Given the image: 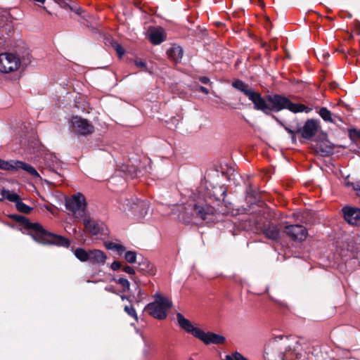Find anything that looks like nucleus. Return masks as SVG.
I'll list each match as a JSON object with an SVG mask.
<instances>
[{
  "label": "nucleus",
  "instance_id": "a878e982",
  "mask_svg": "<svg viewBox=\"0 0 360 360\" xmlns=\"http://www.w3.org/2000/svg\"><path fill=\"white\" fill-rule=\"evenodd\" d=\"M74 255L82 262H86L89 260V250L87 251L84 248H77L74 250Z\"/></svg>",
  "mask_w": 360,
  "mask_h": 360
},
{
  "label": "nucleus",
  "instance_id": "423d86ee",
  "mask_svg": "<svg viewBox=\"0 0 360 360\" xmlns=\"http://www.w3.org/2000/svg\"><path fill=\"white\" fill-rule=\"evenodd\" d=\"M266 101L269 103V115L271 112H279L285 109H288L290 103V99L281 94H269L266 96Z\"/></svg>",
  "mask_w": 360,
  "mask_h": 360
},
{
  "label": "nucleus",
  "instance_id": "f3484780",
  "mask_svg": "<svg viewBox=\"0 0 360 360\" xmlns=\"http://www.w3.org/2000/svg\"><path fill=\"white\" fill-rule=\"evenodd\" d=\"M81 219L83 220V224L85 229L91 234L97 236L101 233L102 228L97 221L91 219L90 217H87L86 216L84 218H82Z\"/></svg>",
  "mask_w": 360,
  "mask_h": 360
},
{
  "label": "nucleus",
  "instance_id": "bf43d9fd",
  "mask_svg": "<svg viewBox=\"0 0 360 360\" xmlns=\"http://www.w3.org/2000/svg\"><path fill=\"white\" fill-rule=\"evenodd\" d=\"M291 139L293 143H296V134H291Z\"/></svg>",
  "mask_w": 360,
  "mask_h": 360
},
{
  "label": "nucleus",
  "instance_id": "3c124183",
  "mask_svg": "<svg viewBox=\"0 0 360 360\" xmlns=\"http://www.w3.org/2000/svg\"><path fill=\"white\" fill-rule=\"evenodd\" d=\"M199 90L200 92L205 94H209V90L205 87V86H200V88H199Z\"/></svg>",
  "mask_w": 360,
  "mask_h": 360
},
{
  "label": "nucleus",
  "instance_id": "473e14b6",
  "mask_svg": "<svg viewBox=\"0 0 360 360\" xmlns=\"http://www.w3.org/2000/svg\"><path fill=\"white\" fill-rule=\"evenodd\" d=\"M124 311L131 317H133L136 321H138V316L134 307L131 305L124 306Z\"/></svg>",
  "mask_w": 360,
  "mask_h": 360
},
{
  "label": "nucleus",
  "instance_id": "f257e3e1",
  "mask_svg": "<svg viewBox=\"0 0 360 360\" xmlns=\"http://www.w3.org/2000/svg\"><path fill=\"white\" fill-rule=\"evenodd\" d=\"M10 218L22 225L24 229L30 231V235L39 243L64 248H69L70 245L71 243L68 238L46 230L39 223L30 222L27 217L22 215L11 214Z\"/></svg>",
  "mask_w": 360,
  "mask_h": 360
},
{
  "label": "nucleus",
  "instance_id": "4c0bfd02",
  "mask_svg": "<svg viewBox=\"0 0 360 360\" xmlns=\"http://www.w3.org/2000/svg\"><path fill=\"white\" fill-rule=\"evenodd\" d=\"M123 271L129 275H134L136 273L135 269L128 265L123 267Z\"/></svg>",
  "mask_w": 360,
  "mask_h": 360
},
{
  "label": "nucleus",
  "instance_id": "0e129e2a",
  "mask_svg": "<svg viewBox=\"0 0 360 360\" xmlns=\"http://www.w3.org/2000/svg\"><path fill=\"white\" fill-rule=\"evenodd\" d=\"M188 360H193L192 358H190Z\"/></svg>",
  "mask_w": 360,
  "mask_h": 360
},
{
  "label": "nucleus",
  "instance_id": "f8f14e48",
  "mask_svg": "<svg viewBox=\"0 0 360 360\" xmlns=\"http://www.w3.org/2000/svg\"><path fill=\"white\" fill-rule=\"evenodd\" d=\"M197 338L201 340L205 345H223L226 342V338L224 336L216 334L212 332L205 333L202 330H200Z\"/></svg>",
  "mask_w": 360,
  "mask_h": 360
},
{
  "label": "nucleus",
  "instance_id": "8fccbe9b",
  "mask_svg": "<svg viewBox=\"0 0 360 360\" xmlns=\"http://www.w3.org/2000/svg\"><path fill=\"white\" fill-rule=\"evenodd\" d=\"M80 23L83 24L84 25L89 27V21L87 19L84 18V16L82 17V20H79Z\"/></svg>",
  "mask_w": 360,
  "mask_h": 360
},
{
  "label": "nucleus",
  "instance_id": "7c9ffc66",
  "mask_svg": "<svg viewBox=\"0 0 360 360\" xmlns=\"http://www.w3.org/2000/svg\"><path fill=\"white\" fill-rule=\"evenodd\" d=\"M13 160L6 161L0 159V169L7 171H13L15 169V164Z\"/></svg>",
  "mask_w": 360,
  "mask_h": 360
},
{
  "label": "nucleus",
  "instance_id": "f03ea898",
  "mask_svg": "<svg viewBox=\"0 0 360 360\" xmlns=\"http://www.w3.org/2000/svg\"><path fill=\"white\" fill-rule=\"evenodd\" d=\"M231 85L234 89L242 92L252 101L254 104L255 110L262 111L265 115H269V108L266 97H262L259 92L255 91L252 88L250 87L248 84L241 79H235Z\"/></svg>",
  "mask_w": 360,
  "mask_h": 360
},
{
  "label": "nucleus",
  "instance_id": "6ab92c4d",
  "mask_svg": "<svg viewBox=\"0 0 360 360\" xmlns=\"http://www.w3.org/2000/svg\"><path fill=\"white\" fill-rule=\"evenodd\" d=\"M136 269L143 274H151L153 273L154 266L147 258L141 257L139 258L138 266Z\"/></svg>",
  "mask_w": 360,
  "mask_h": 360
},
{
  "label": "nucleus",
  "instance_id": "412c9836",
  "mask_svg": "<svg viewBox=\"0 0 360 360\" xmlns=\"http://www.w3.org/2000/svg\"><path fill=\"white\" fill-rule=\"evenodd\" d=\"M149 39L155 45L161 44L165 40L164 30L162 28L152 30L149 34Z\"/></svg>",
  "mask_w": 360,
  "mask_h": 360
},
{
  "label": "nucleus",
  "instance_id": "052dcab7",
  "mask_svg": "<svg viewBox=\"0 0 360 360\" xmlns=\"http://www.w3.org/2000/svg\"><path fill=\"white\" fill-rule=\"evenodd\" d=\"M141 3V0H134V4L136 6H139Z\"/></svg>",
  "mask_w": 360,
  "mask_h": 360
},
{
  "label": "nucleus",
  "instance_id": "a211bd4d",
  "mask_svg": "<svg viewBox=\"0 0 360 360\" xmlns=\"http://www.w3.org/2000/svg\"><path fill=\"white\" fill-rule=\"evenodd\" d=\"M262 233L267 238L274 241H278L280 239V231L278 226L274 224L264 226Z\"/></svg>",
  "mask_w": 360,
  "mask_h": 360
},
{
  "label": "nucleus",
  "instance_id": "49530a36",
  "mask_svg": "<svg viewBox=\"0 0 360 360\" xmlns=\"http://www.w3.org/2000/svg\"><path fill=\"white\" fill-rule=\"evenodd\" d=\"M45 172H53L54 174H56V175H58L60 176L59 174H58L57 172H56L54 171V169L51 167V166H49L47 167H45V168H43V169L41 170V172L43 174H44Z\"/></svg>",
  "mask_w": 360,
  "mask_h": 360
},
{
  "label": "nucleus",
  "instance_id": "bb28decb",
  "mask_svg": "<svg viewBox=\"0 0 360 360\" xmlns=\"http://www.w3.org/2000/svg\"><path fill=\"white\" fill-rule=\"evenodd\" d=\"M1 194L4 199H6L10 202H15V204L20 200V197L15 193H11L9 190L3 188L1 191Z\"/></svg>",
  "mask_w": 360,
  "mask_h": 360
},
{
  "label": "nucleus",
  "instance_id": "c756f323",
  "mask_svg": "<svg viewBox=\"0 0 360 360\" xmlns=\"http://www.w3.org/2000/svg\"><path fill=\"white\" fill-rule=\"evenodd\" d=\"M245 193L247 198L256 200L259 195V191L257 188H254L251 184H249L245 190Z\"/></svg>",
  "mask_w": 360,
  "mask_h": 360
},
{
  "label": "nucleus",
  "instance_id": "79ce46f5",
  "mask_svg": "<svg viewBox=\"0 0 360 360\" xmlns=\"http://www.w3.org/2000/svg\"><path fill=\"white\" fill-rule=\"evenodd\" d=\"M125 250L126 248L124 245L117 243V248H115V251H117L119 255H122V253L125 252Z\"/></svg>",
  "mask_w": 360,
  "mask_h": 360
},
{
  "label": "nucleus",
  "instance_id": "5701e85b",
  "mask_svg": "<svg viewBox=\"0 0 360 360\" xmlns=\"http://www.w3.org/2000/svg\"><path fill=\"white\" fill-rule=\"evenodd\" d=\"M264 356L266 360H284L285 355L283 352L268 347L265 349Z\"/></svg>",
  "mask_w": 360,
  "mask_h": 360
},
{
  "label": "nucleus",
  "instance_id": "2eb2a0df",
  "mask_svg": "<svg viewBox=\"0 0 360 360\" xmlns=\"http://www.w3.org/2000/svg\"><path fill=\"white\" fill-rule=\"evenodd\" d=\"M176 319L179 326L184 329L186 333L192 334L195 338H197L201 329L199 328L194 327L191 322L186 319L181 313L176 314Z\"/></svg>",
  "mask_w": 360,
  "mask_h": 360
},
{
  "label": "nucleus",
  "instance_id": "6e6d98bb",
  "mask_svg": "<svg viewBox=\"0 0 360 360\" xmlns=\"http://www.w3.org/2000/svg\"><path fill=\"white\" fill-rule=\"evenodd\" d=\"M120 297H121V299H122V300H128L129 302H132V301H131V300L129 297H127V295H120Z\"/></svg>",
  "mask_w": 360,
  "mask_h": 360
},
{
  "label": "nucleus",
  "instance_id": "5fc2aeb1",
  "mask_svg": "<svg viewBox=\"0 0 360 360\" xmlns=\"http://www.w3.org/2000/svg\"><path fill=\"white\" fill-rule=\"evenodd\" d=\"M333 119H335V121L338 120L339 122H343L342 118L339 116V115H333ZM337 123V122H335Z\"/></svg>",
  "mask_w": 360,
  "mask_h": 360
},
{
  "label": "nucleus",
  "instance_id": "13d9d810",
  "mask_svg": "<svg viewBox=\"0 0 360 360\" xmlns=\"http://www.w3.org/2000/svg\"><path fill=\"white\" fill-rule=\"evenodd\" d=\"M229 172H231V174H230L229 175V177H228L229 180L230 181V180L231 179V176H233V180H234V179H235V178H234V174H233V173H234V170H233V169H230V170H229Z\"/></svg>",
  "mask_w": 360,
  "mask_h": 360
},
{
  "label": "nucleus",
  "instance_id": "c9c22d12",
  "mask_svg": "<svg viewBox=\"0 0 360 360\" xmlns=\"http://www.w3.org/2000/svg\"><path fill=\"white\" fill-rule=\"evenodd\" d=\"M272 117L279 124H281L282 127H283V128L285 129V130L290 134H297V129L295 131V130H292L290 128H289L288 127L285 126L278 117H276L275 115H272Z\"/></svg>",
  "mask_w": 360,
  "mask_h": 360
},
{
  "label": "nucleus",
  "instance_id": "e433bc0d",
  "mask_svg": "<svg viewBox=\"0 0 360 360\" xmlns=\"http://www.w3.org/2000/svg\"><path fill=\"white\" fill-rule=\"evenodd\" d=\"M115 50L116 51L118 56L120 58L122 57V56L125 53V50L119 44H115L114 46H113Z\"/></svg>",
  "mask_w": 360,
  "mask_h": 360
},
{
  "label": "nucleus",
  "instance_id": "58836bf2",
  "mask_svg": "<svg viewBox=\"0 0 360 360\" xmlns=\"http://www.w3.org/2000/svg\"><path fill=\"white\" fill-rule=\"evenodd\" d=\"M122 267V264L119 261H114L111 266H110V268L113 270V271H117L119 270L120 268Z\"/></svg>",
  "mask_w": 360,
  "mask_h": 360
},
{
  "label": "nucleus",
  "instance_id": "b1692460",
  "mask_svg": "<svg viewBox=\"0 0 360 360\" xmlns=\"http://www.w3.org/2000/svg\"><path fill=\"white\" fill-rule=\"evenodd\" d=\"M288 110L293 113H298L302 112H305L307 113L311 112L312 110L311 108H309L304 104L302 103H293L290 100V103L288 106Z\"/></svg>",
  "mask_w": 360,
  "mask_h": 360
},
{
  "label": "nucleus",
  "instance_id": "9d476101",
  "mask_svg": "<svg viewBox=\"0 0 360 360\" xmlns=\"http://www.w3.org/2000/svg\"><path fill=\"white\" fill-rule=\"evenodd\" d=\"M284 232L293 241L302 242L306 239L308 235L307 229L300 224L286 226Z\"/></svg>",
  "mask_w": 360,
  "mask_h": 360
},
{
  "label": "nucleus",
  "instance_id": "de8ad7c7",
  "mask_svg": "<svg viewBox=\"0 0 360 360\" xmlns=\"http://www.w3.org/2000/svg\"><path fill=\"white\" fill-rule=\"evenodd\" d=\"M135 65L138 67V68H146V64L145 62L142 61V60H135Z\"/></svg>",
  "mask_w": 360,
  "mask_h": 360
},
{
  "label": "nucleus",
  "instance_id": "ddd939ff",
  "mask_svg": "<svg viewBox=\"0 0 360 360\" xmlns=\"http://www.w3.org/2000/svg\"><path fill=\"white\" fill-rule=\"evenodd\" d=\"M226 195V188L223 186H213L212 189L207 192V198L210 200V203L217 202V205L219 206V203L222 201L224 202V198Z\"/></svg>",
  "mask_w": 360,
  "mask_h": 360
},
{
  "label": "nucleus",
  "instance_id": "4d7b16f0",
  "mask_svg": "<svg viewBox=\"0 0 360 360\" xmlns=\"http://www.w3.org/2000/svg\"><path fill=\"white\" fill-rule=\"evenodd\" d=\"M236 356L239 358L240 360H248L245 357H244L242 354L236 352Z\"/></svg>",
  "mask_w": 360,
  "mask_h": 360
},
{
  "label": "nucleus",
  "instance_id": "f704fd0d",
  "mask_svg": "<svg viewBox=\"0 0 360 360\" xmlns=\"http://www.w3.org/2000/svg\"><path fill=\"white\" fill-rule=\"evenodd\" d=\"M56 2L63 8L73 10V7L70 4V0H56Z\"/></svg>",
  "mask_w": 360,
  "mask_h": 360
},
{
  "label": "nucleus",
  "instance_id": "c85d7f7f",
  "mask_svg": "<svg viewBox=\"0 0 360 360\" xmlns=\"http://www.w3.org/2000/svg\"><path fill=\"white\" fill-rule=\"evenodd\" d=\"M111 281L115 282L117 284H120L122 288V292H127L129 291L130 289V283L129 281L124 278H112Z\"/></svg>",
  "mask_w": 360,
  "mask_h": 360
},
{
  "label": "nucleus",
  "instance_id": "a19ab883",
  "mask_svg": "<svg viewBox=\"0 0 360 360\" xmlns=\"http://www.w3.org/2000/svg\"><path fill=\"white\" fill-rule=\"evenodd\" d=\"M105 290L107 291V292H112L113 294L117 295H120L119 291L116 290L113 285H107V286H105Z\"/></svg>",
  "mask_w": 360,
  "mask_h": 360
},
{
  "label": "nucleus",
  "instance_id": "603ef678",
  "mask_svg": "<svg viewBox=\"0 0 360 360\" xmlns=\"http://www.w3.org/2000/svg\"><path fill=\"white\" fill-rule=\"evenodd\" d=\"M72 11H75L78 15H82V13H83V10L81 8H73Z\"/></svg>",
  "mask_w": 360,
  "mask_h": 360
},
{
  "label": "nucleus",
  "instance_id": "864d4df0",
  "mask_svg": "<svg viewBox=\"0 0 360 360\" xmlns=\"http://www.w3.org/2000/svg\"><path fill=\"white\" fill-rule=\"evenodd\" d=\"M354 32H356V34H360V25L359 24V22H357V24L355 26Z\"/></svg>",
  "mask_w": 360,
  "mask_h": 360
},
{
  "label": "nucleus",
  "instance_id": "ea45409f",
  "mask_svg": "<svg viewBox=\"0 0 360 360\" xmlns=\"http://www.w3.org/2000/svg\"><path fill=\"white\" fill-rule=\"evenodd\" d=\"M117 243H113V242H105V247L108 250H115V248H117Z\"/></svg>",
  "mask_w": 360,
  "mask_h": 360
},
{
  "label": "nucleus",
  "instance_id": "4468645a",
  "mask_svg": "<svg viewBox=\"0 0 360 360\" xmlns=\"http://www.w3.org/2000/svg\"><path fill=\"white\" fill-rule=\"evenodd\" d=\"M311 148L317 154L323 157H328L333 154L334 146L328 140L316 142L311 146Z\"/></svg>",
  "mask_w": 360,
  "mask_h": 360
},
{
  "label": "nucleus",
  "instance_id": "aec40b11",
  "mask_svg": "<svg viewBox=\"0 0 360 360\" xmlns=\"http://www.w3.org/2000/svg\"><path fill=\"white\" fill-rule=\"evenodd\" d=\"M167 54L171 60L179 63L183 57L184 51L180 46H173L167 50Z\"/></svg>",
  "mask_w": 360,
  "mask_h": 360
},
{
  "label": "nucleus",
  "instance_id": "20e7f679",
  "mask_svg": "<svg viewBox=\"0 0 360 360\" xmlns=\"http://www.w3.org/2000/svg\"><path fill=\"white\" fill-rule=\"evenodd\" d=\"M224 214L227 212L226 209L222 207L215 208L207 202H198L193 206V215L194 218L205 221L207 223L214 219V216L217 213Z\"/></svg>",
  "mask_w": 360,
  "mask_h": 360
},
{
  "label": "nucleus",
  "instance_id": "e2e57ef3",
  "mask_svg": "<svg viewBox=\"0 0 360 360\" xmlns=\"http://www.w3.org/2000/svg\"><path fill=\"white\" fill-rule=\"evenodd\" d=\"M192 221H192V219H188V220L185 219V220H184V222H185V223H187V224H188V223H190V222H192Z\"/></svg>",
  "mask_w": 360,
  "mask_h": 360
},
{
  "label": "nucleus",
  "instance_id": "cd10ccee",
  "mask_svg": "<svg viewBox=\"0 0 360 360\" xmlns=\"http://www.w3.org/2000/svg\"><path fill=\"white\" fill-rule=\"evenodd\" d=\"M15 207L18 212L26 214H30L33 210V208L25 204L21 198L15 204Z\"/></svg>",
  "mask_w": 360,
  "mask_h": 360
},
{
  "label": "nucleus",
  "instance_id": "0eeeda50",
  "mask_svg": "<svg viewBox=\"0 0 360 360\" xmlns=\"http://www.w3.org/2000/svg\"><path fill=\"white\" fill-rule=\"evenodd\" d=\"M20 65V61L14 54L4 53L0 54V71L8 73L16 70Z\"/></svg>",
  "mask_w": 360,
  "mask_h": 360
},
{
  "label": "nucleus",
  "instance_id": "1a4fd4ad",
  "mask_svg": "<svg viewBox=\"0 0 360 360\" xmlns=\"http://www.w3.org/2000/svg\"><path fill=\"white\" fill-rule=\"evenodd\" d=\"M319 127V122L314 119H308L303 127L297 128V133L300 134L302 138L307 140H311L316 134Z\"/></svg>",
  "mask_w": 360,
  "mask_h": 360
},
{
  "label": "nucleus",
  "instance_id": "72a5a7b5",
  "mask_svg": "<svg viewBox=\"0 0 360 360\" xmlns=\"http://www.w3.org/2000/svg\"><path fill=\"white\" fill-rule=\"evenodd\" d=\"M349 136L352 140H360V130L355 128L350 129Z\"/></svg>",
  "mask_w": 360,
  "mask_h": 360
},
{
  "label": "nucleus",
  "instance_id": "37998d69",
  "mask_svg": "<svg viewBox=\"0 0 360 360\" xmlns=\"http://www.w3.org/2000/svg\"><path fill=\"white\" fill-rule=\"evenodd\" d=\"M353 188L356 191V195L360 197V181L354 183Z\"/></svg>",
  "mask_w": 360,
  "mask_h": 360
},
{
  "label": "nucleus",
  "instance_id": "dca6fc26",
  "mask_svg": "<svg viewBox=\"0 0 360 360\" xmlns=\"http://www.w3.org/2000/svg\"><path fill=\"white\" fill-rule=\"evenodd\" d=\"M89 260L88 262L93 265H104L108 259L106 254L103 251L98 249L89 250Z\"/></svg>",
  "mask_w": 360,
  "mask_h": 360
},
{
  "label": "nucleus",
  "instance_id": "9b49d317",
  "mask_svg": "<svg viewBox=\"0 0 360 360\" xmlns=\"http://www.w3.org/2000/svg\"><path fill=\"white\" fill-rule=\"evenodd\" d=\"M342 212L345 221L352 225L360 226V209L354 207L345 206Z\"/></svg>",
  "mask_w": 360,
  "mask_h": 360
},
{
  "label": "nucleus",
  "instance_id": "09e8293b",
  "mask_svg": "<svg viewBox=\"0 0 360 360\" xmlns=\"http://www.w3.org/2000/svg\"><path fill=\"white\" fill-rule=\"evenodd\" d=\"M138 201V203L136 204L138 207H140L141 208H143L147 206V202H145V201H140V200H137Z\"/></svg>",
  "mask_w": 360,
  "mask_h": 360
},
{
  "label": "nucleus",
  "instance_id": "a18cd8bd",
  "mask_svg": "<svg viewBox=\"0 0 360 360\" xmlns=\"http://www.w3.org/2000/svg\"><path fill=\"white\" fill-rule=\"evenodd\" d=\"M224 360H240V359L238 356H236V352H235L232 355H226V359Z\"/></svg>",
  "mask_w": 360,
  "mask_h": 360
},
{
  "label": "nucleus",
  "instance_id": "39448f33",
  "mask_svg": "<svg viewBox=\"0 0 360 360\" xmlns=\"http://www.w3.org/2000/svg\"><path fill=\"white\" fill-rule=\"evenodd\" d=\"M65 207L75 218L81 219L86 215V203L83 194L77 193L65 200Z\"/></svg>",
  "mask_w": 360,
  "mask_h": 360
},
{
  "label": "nucleus",
  "instance_id": "6e6552de",
  "mask_svg": "<svg viewBox=\"0 0 360 360\" xmlns=\"http://www.w3.org/2000/svg\"><path fill=\"white\" fill-rule=\"evenodd\" d=\"M71 124L75 134L87 136L94 131V125L89 120L81 117H73Z\"/></svg>",
  "mask_w": 360,
  "mask_h": 360
},
{
  "label": "nucleus",
  "instance_id": "2f4dec72",
  "mask_svg": "<svg viewBox=\"0 0 360 360\" xmlns=\"http://www.w3.org/2000/svg\"><path fill=\"white\" fill-rule=\"evenodd\" d=\"M124 259L130 264L136 263L137 259L136 252L131 250L127 251L124 254Z\"/></svg>",
  "mask_w": 360,
  "mask_h": 360
},
{
  "label": "nucleus",
  "instance_id": "c03bdc74",
  "mask_svg": "<svg viewBox=\"0 0 360 360\" xmlns=\"http://www.w3.org/2000/svg\"><path fill=\"white\" fill-rule=\"evenodd\" d=\"M199 81L205 84H207L210 83V80L209 77H205V76L200 77Z\"/></svg>",
  "mask_w": 360,
  "mask_h": 360
},
{
  "label": "nucleus",
  "instance_id": "4be33fe9",
  "mask_svg": "<svg viewBox=\"0 0 360 360\" xmlns=\"http://www.w3.org/2000/svg\"><path fill=\"white\" fill-rule=\"evenodd\" d=\"M14 164H15V166H14L15 169L14 170H18V169H20L24 171H26L29 174H30L33 177H39V173L37 172L35 168L33 167L32 165H30L25 162L19 161V160L15 161Z\"/></svg>",
  "mask_w": 360,
  "mask_h": 360
},
{
  "label": "nucleus",
  "instance_id": "393cba45",
  "mask_svg": "<svg viewBox=\"0 0 360 360\" xmlns=\"http://www.w3.org/2000/svg\"><path fill=\"white\" fill-rule=\"evenodd\" d=\"M319 114L321 117L325 121L330 123H334L338 125V123L335 122V119L333 117L332 112L326 107H321L319 110Z\"/></svg>",
  "mask_w": 360,
  "mask_h": 360
},
{
  "label": "nucleus",
  "instance_id": "7ed1b4c3",
  "mask_svg": "<svg viewBox=\"0 0 360 360\" xmlns=\"http://www.w3.org/2000/svg\"><path fill=\"white\" fill-rule=\"evenodd\" d=\"M172 302L167 298L156 295L155 301L148 304L144 310L153 318L164 320L167 318V309L172 308Z\"/></svg>",
  "mask_w": 360,
  "mask_h": 360
},
{
  "label": "nucleus",
  "instance_id": "680f3d73",
  "mask_svg": "<svg viewBox=\"0 0 360 360\" xmlns=\"http://www.w3.org/2000/svg\"><path fill=\"white\" fill-rule=\"evenodd\" d=\"M138 288V296L140 297L141 295V289L140 288Z\"/></svg>",
  "mask_w": 360,
  "mask_h": 360
}]
</instances>
